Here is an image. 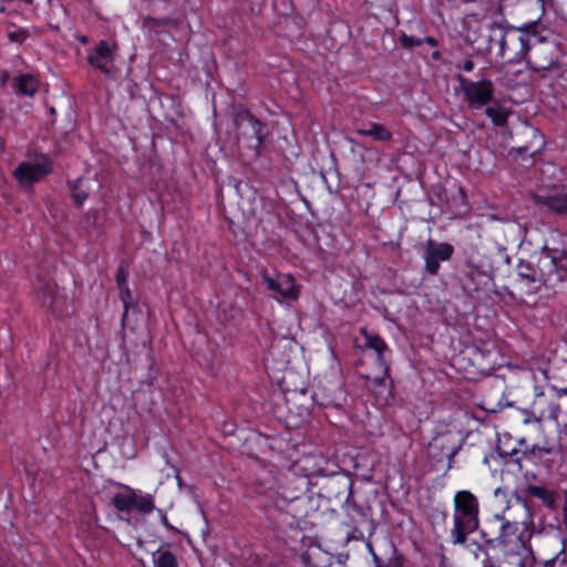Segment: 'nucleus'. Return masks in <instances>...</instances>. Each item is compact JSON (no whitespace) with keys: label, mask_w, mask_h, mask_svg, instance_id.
<instances>
[{"label":"nucleus","mask_w":567,"mask_h":567,"mask_svg":"<svg viewBox=\"0 0 567 567\" xmlns=\"http://www.w3.org/2000/svg\"><path fill=\"white\" fill-rule=\"evenodd\" d=\"M525 60L532 70L547 71L557 64L558 47L555 42L539 38L533 32Z\"/></svg>","instance_id":"5"},{"label":"nucleus","mask_w":567,"mask_h":567,"mask_svg":"<svg viewBox=\"0 0 567 567\" xmlns=\"http://www.w3.org/2000/svg\"><path fill=\"white\" fill-rule=\"evenodd\" d=\"M482 535L487 543H495L493 557L474 544L478 550L475 556L483 561V567H525V559L529 553L526 545V538L529 536L526 522L495 515L485 523Z\"/></svg>","instance_id":"1"},{"label":"nucleus","mask_w":567,"mask_h":567,"mask_svg":"<svg viewBox=\"0 0 567 567\" xmlns=\"http://www.w3.org/2000/svg\"><path fill=\"white\" fill-rule=\"evenodd\" d=\"M460 82L466 101L471 107L481 109L482 106L488 104V102L493 99L494 86L489 80L472 82L467 81L463 76H460Z\"/></svg>","instance_id":"8"},{"label":"nucleus","mask_w":567,"mask_h":567,"mask_svg":"<svg viewBox=\"0 0 567 567\" xmlns=\"http://www.w3.org/2000/svg\"><path fill=\"white\" fill-rule=\"evenodd\" d=\"M449 439L445 436L435 437L429 446V451L433 457L451 460L455 453L456 449L454 446H447Z\"/></svg>","instance_id":"19"},{"label":"nucleus","mask_w":567,"mask_h":567,"mask_svg":"<svg viewBox=\"0 0 567 567\" xmlns=\"http://www.w3.org/2000/svg\"><path fill=\"white\" fill-rule=\"evenodd\" d=\"M76 39L83 44L89 43V38L86 35H78Z\"/></svg>","instance_id":"37"},{"label":"nucleus","mask_w":567,"mask_h":567,"mask_svg":"<svg viewBox=\"0 0 567 567\" xmlns=\"http://www.w3.org/2000/svg\"><path fill=\"white\" fill-rule=\"evenodd\" d=\"M539 252L547 286L567 281V250L544 246Z\"/></svg>","instance_id":"6"},{"label":"nucleus","mask_w":567,"mask_h":567,"mask_svg":"<svg viewBox=\"0 0 567 567\" xmlns=\"http://www.w3.org/2000/svg\"><path fill=\"white\" fill-rule=\"evenodd\" d=\"M501 492H502V491H501V488H497V489L495 491V495L497 496Z\"/></svg>","instance_id":"41"},{"label":"nucleus","mask_w":567,"mask_h":567,"mask_svg":"<svg viewBox=\"0 0 567 567\" xmlns=\"http://www.w3.org/2000/svg\"><path fill=\"white\" fill-rule=\"evenodd\" d=\"M473 68H474V63H473V61H472V60H470V59H468V60H466V61L464 62L463 69H464L465 71L470 72V71H472V70H473Z\"/></svg>","instance_id":"36"},{"label":"nucleus","mask_w":567,"mask_h":567,"mask_svg":"<svg viewBox=\"0 0 567 567\" xmlns=\"http://www.w3.org/2000/svg\"><path fill=\"white\" fill-rule=\"evenodd\" d=\"M361 333L365 340L364 348L372 349L377 352L379 364V371L375 374L367 373L364 374V378L367 379L370 388L382 385L385 382L388 374V367L382 359V354L388 350V346L380 336L369 333L365 328L361 329Z\"/></svg>","instance_id":"7"},{"label":"nucleus","mask_w":567,"mask_h":567,"mask_svg":"<svg viewBox=\"0 0 567 567\" xmlns=\"http://www.w3.org/2000/svg\"><path fill=\"white\" fill-rule=\"evenodd\" d=\"M355 133L377 142H390L393 137L392 132L380 123H369L363 127H357Z\"/></svg>","instance_id":"18"},{"label":"nucleus","mask_w":567,"mask_h":567,"mask_svg":"<svg viewBox=\"0 0 567 567\" xmlns=\"http://www.w3.org/2000/svg\"><path fill=\"white\" fill-rule=\"evenodd\" d=\"M524 414V423L525 424H529V423H540L543 417L542 416H537L535 415L533 412H529V411H524L523 412Z\"/></svg>","instance_id":"31"},{"label":"nucleus","mask_w":567,"mask_h":567,"mask_svg":"<svg viewBox=\"0 0 567 567\" xmlns=\"http://www.w3.org/2000/svg\"><path fill=\"white\" fill-rule=\"evenodd\" d=\"M422 40H423V43L425 42V43H427V44H430L432 47H436L437 45V41L433 37H426V38H424Z\"/></svg>","instance_id":"35"},{"label":"nucleus","mask_w":567,"mask_h":567,"mask_svg":"<svg viewBox=\"0 0 567 567\" xmlns=\"http://www.w3.org/2000/svg\"><path fill=\"white\" fill-rule=\"evenodd\" d=\"M179 24L178 20L171 19V18H164V19H156L153 17H144L142 21L143 29L147 31L158 32L159 28L162 27H174L177 28Z\"/></svg>","instance_id":"22"},{"label":"nucleus","mask_w":567,"mask_h":567,"mask_svg":"<svg viewBox=\"0 0 567 567\" xmlns=\"http://www.w3.org/2000/svg\"><path fill=\"white\" fill-rule=\"evenodd\" d=\"M162 522H163V524H164L166 527H168V528H173V527L171 526V524L168 523L166 515H164V516L162 517Z\"/></svg>","instance_id":"39"},{"label":"nucleus","mask_w":567,"mask_h":567,"mask_svg":"<svg viewBox=\"0 0 567 567\" xmlns=\"http://www.w3.org/2000/svg\"><path fill=\"white\" fill-rule=\"evenodd\" d=\"M512 228H513L514 230H517V229H518V226H517V225H512Z\"/></svg>","instance_id":"42"},{"label":"nucleus","mask_w":567,"mask_h":567,"mask_svg":"<svg viewBox=\"0 0 567 567\" xmlns=\"http://www.w3.org/2000/svg\"><path fill=\"white\" fill-rule=\"evenodd\" d=\"M478 501L470 491H460L454 496L452 537L454 544H464L466 536L480 525Z\"/></svg>","instance_id":"3"},{"label":"nucleus","mask_w":567,"mask_h":567,"mask_svg":"<svg viewBox=\"0 0 567 567\" xmlns=\"http://www.w3.org/2000/svg\"><path fill=\"white\" fill-rule=\"evenodd\" d=\"M233 128L228 132L238 152L249 150L259 154L264 141L262 124L244 106H234L231 112Z\"/></svg>","instance_id":"2"},{"label":"nucleus","mask_w":567,"mask_h":567,"mask_svg":"<svg viewBox=\"0 0 567 567\" xmlns=\"http://www.w3.org/2000/svg\"><path fill=\"white\" fill-rule=\"evenodd\" d=\"M525 492L530 496L542 499L550 508L556 506L557 494L554 491L547 489L544 486L527 485Z\"/></svg>","instance_id":"20"},{"label":"nucleus","mask_w":567,"mask_h":567,"mask_svg":"<svg viewBox=\"0 0 567 567\" xmlns=\"http://www.w3.org/2000/svg\"><path fill=\"white\" fill-rule=\"evenodd\" d=\"M14 81L18 91L23 95L32 96L39 89L38 80L30 74L20 75Z\"/></svg>","instance_id":"21"},{"label":"nucleus","mask_w":567,"mask_h":567,"mask_svg":"<svg viewBox=\"0 0 567 567\" xmlns=\"http://www.w3.org/2000/svg\"><path fill=\"white\" fill-rule=\"evenodd\" d=\"M116 44L111 45L107 41L101 40L87 56V62L106 75H111V65L114 61Z\"/></svg>","instance_id":"13"},{"label":"nucleus","mask_w":567,"mask_h":567,"mask_svg":"<svg viewBox=\"0 0 567 567\" xmlns=\"http://www.w3.org/2000/svg\"><path fill=\"white\" fill-rule=\"evenodd\" d=\"M71 195L75 204L80 206L86 200L89 193L80 182H76L71 185Z\"/></svg>","instance_id":"27"},{"label":"nucleus","mask_w":567,"mask_h":567,"mask_svg":"<svg viewBox=\"0 0 567 567\" xmlns=\"http://www.w3.org/2000/svg\"><path fill=\"white\" fill-rule=\"evenodd\" d=\"M555 557H561L563 559L557 563L556 567H567V554L565 551V545L561 543V547L556 553Z\"/></svg>","instance_id":"33"},{"label":"nucleus","mask_w":567,"mask_h":567,"mask_svg":"<svg viewBox=\"0 0 567 567\" xmlns=\"http://www.w3.org/2000/svg\"><path fill=\"white\" fill-rule=\"evenodd\" d=\"M400 43H401V45L404 49H412L414 47H419V45L423 44V40L422 39H416L414 37H410V35H406V34H403L400 38Z\"/></svg>","instance_id":"29"},{"label":"nucleus","mask_w":567,"mask_h":567,"mask_svg":"<svg viewBox=\"0 0 567 567\" xmlns=\"http://www.w3.org/2000/svg\"><path fill=\"white\" fill-rule=\"evenodd\" d=\"M27 38V33L23 30L14 31L9 33V39L11 42H23Z\"/></svg>","instance_id":"32"},{"label":"nucleus","mask_w":567,"mask_h":567,"mask_svg":"<svg viewBox=\"0 0 567 567\" xmlns=\"http://www.w3.org/2000/svg\"><path fill=\"white\" fill-rule=\"evenodd\" d=\"M540 18L537 17L533 22L525 27L517 28L515 31L506 32L499 40V56L506 63H519L526 59L529 45V37L533 32L532 29Z\"/></svg>","instance_id":"4"},{"label":"nucleus","mask_w":567,"mask_h":567,"mask_svg":"<svg viewBox=\"0 0 567 567\" xmlns=\"http://www.w3.org/2000/svg\"><path fill=\"white\" fill-rule=\"evenodd\" d=\"M51 171L52 166L49 161L23 162L13 171V176L21 186L30 187L51 173Z\"/></svg>","instance_id":"10"},{"label":"nucleus","mask_w":567,"mask_h":567,"mask_svg":"<svg viewBox=\"0 0 567 567\" xmlns=\"http://www.w3.org/2000/svg\"><path fill=\"white\" fill-rule=\"evenodd\" d=\"M112 505L120 512L133 509L132 489H128V494H115L111 501Z\"/></svg>","instance_id":"26"},{"label":"nucleus","mask_w":567,"mask_h":567,"mask_svg":"<svg viewBox=\"0 0 567 567\" xmlns=\"http://www.w3.org/2000/svg\"><path fill=\"white\" fill-rule=\"evenodd\" d=\"M517 276L532 289H538L542 286H547L545 272L540 266V252H538L535 265L529 261H520L517 266Z\"/></svg>","instance_id":"14"},{"label":"nucleus","mask_w":567,"mask_h":567,"mask_svg":"<svg viewBox=\"0 0 567 567\" xmlns=\"http://www.w3.org/2000/svg\"><path fill=\"white\" fill-rule=\"evenodd\" d=\"M127 277H128V270L127 267L124 265H121L116 271V281L117 286H127Z\"/></svg>","instance_id":"30"},{"label":"nucleus","mask_w":567,"mask_h":567,"mask_svg":"<svg viewBox=\"0 0 567 567\" xmlns=\"http://www.w3.org/2000/svg\"><path fill=\"white\" fill-rule=\"evenodd\" d=\"M155 567H178L176 556L169 550L158 549L154 554Z\"/></svg>","instance_id":"25"},{"label":"nucleus","mask_w":567,"mask_h":567,"mask_svg":"<svg viewBox=\"0 0 567 567\" xmlns=\"http://www.w3.org/2000/svg\"><path fill=\"white\" fill-rule=\"evenodd\" d=\"M533 202L556 215H567V192L553 189L533 195Z\"/></svg>","instance_id":"12"},{"label":"nucleus","mask_w":567,"mask_h":567,"mask_svg":"<svg viewBox=\"0 0 567 567\" xmlns=\"http://www.w3.org/2000/svg\"><path fill=\"white\" fill-rule=\"evenodd\" d=\"M485 114L497 126H504L507 122L509 111L501 105H493L485 110Z\"/></svg>","instance_id":"24"},{"label":"nucleus","mask_w":567,"mask_h":567,"mask_svg":"<svg viewBox=\"0 0 567 567\" xmlns=\"http://www.w3.org/2000/svg\"><path fill=\"white\" fill-rule=\"evenodd\" d=\"M262 281L267 289L272 292L275 297L295 300L298 297L299 289L295 284V279L289 274L269 275L266 270L261 272Z\"/></svg>","instance_id":"9"},{"label":"nucleus","mask_w":567,"mask_h":567,"mask_svg":"<svg viewBox=\"0 0 567 567\" xmlns=\"http://www.w3.org/2000/svg\"><path fill=\"white\" fill-rule=\"evenodd\" d=\"M526 134L528 137L532 138V142L529 144L512 148L508 152V155L513 157L514 161H517V156L519 154L527 153L528 158L526 159V162L530 163L533 155L536 154L544 145L543 136L539 134L537 130L530 127L527 130Z\"/></svg>","instance_id":"17"},{"label":"nucleus","mask_w":567,"mask_h":567,"mask_svg":"<svg viewBox=\"0 0 567 567\" xmlns=\"http://www.w3.org/2000/svg\"><path fill=\"white\" fill-rule=\"evenodd\" d=\"M563 558L561 557H551V558H547L544 560L543 563V567H556L557 566V563L560 561Z\"/></svg>","instance_id":"34"},{"label":"nucleus","mask_w":567,"mask_h":567,"mask_svg":"<svg viewBox=\"0 0 567 567\" xmlns=\"http://www.w3.org/2000/svg\"><path fill=\"white\" fill-rule=\"evenodd\" d=\"M563 394L567 395V388H561V389L557 390V395L558 396H561Z\"/></svg>","instance_id":"38"},{"label":"nucleus","mask_w":567,"mask_h":567,"mask_svg":"<svg viewBox=\"0 0 567 567\" xmlns=\"http://www.w3.org/2000/svg\"><path fill=\"white\" fill-rule=\"evenodd\" d=\"M491 280V277L483 270H480L474 265H467L466 271L462 277V285L468 293L478 291L485 288Z\"/></svg>","instance_id":"15"},{"label":"nucleus","mask_w":567,"mask_h":567,"mask_svg":"<svg viewBox=\"0 0 567 567\" xmlns=\"http://www.w3.org/2000/svg\"><path fill=\"white\" fill-rule=\"evenodd\" d=\"M35 291L43 307L52 311L56 310L58 291L53 282L39 278L35 284Z\"/></svg>","instance_id":"16"},{"label":"nucleus","mask_w":567,"mask_h":567,"mask_svg":"<svg viewBox=\"0 0 567 567\" xmlns=\"http://www.w3.org/2000/svg\"><path fill=\"white\" fill-rule=\"evenodd\" d=\"M538 2H539V10L544 11L545 0H538Z\"/></svg>","instance_id":"40"},{"label":"nucleus","mask_w":567,"mask_h":567,"mask_svg":"<svg viewBox=\"0 0 567 567\" xmlns=\"http://www.w3.org/2000/svg\"><path fill=\"white\" fill-rule=\"evenodd\" d=\"M453 252L454 248L452 245L447 243L436 244L430 239L425 248V270L430 275H437L440 262L450 260Z\"/></svg>","instance_id":"11"},{"label":"nucleus","mask_w":567,"mask_h":567,"mask_svg":"<svg viewBox=\"0 0 567 567\" xmlns=\"http://www.w3.org/2000/svg\"><path fill=\"white\" fill-rule=\"evenodd\" d=\"M132 501H133V509H136L140 513L147 514V513H151L155 508L153 496L150 494L141 495L132 489Z\"/></svg>","instance_id":"23"},{"label":"nucleus","mask_w":567,"mask_h":567,"mask_svg":"<svg viewBox=\"0 0 567 567\" xmlns=\"http://www.w3.org/2000/svg\"><path fill=\"white\" fill-rule=\"evenodd\" d=\"M118 288H120V297L124 305L123 320H125L127 317V311H128L130 307L134 306L133 297H132V293L127 286H122Z\"/></svg>","instance_id":"28"}]
</instances>
